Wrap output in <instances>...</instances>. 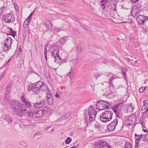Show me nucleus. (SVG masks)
<instances>
[{"label":"nucleus","instance_id":"f257e3e1","mask_svg":"<svg viewBox=\"0 0 148 148\" xmlns=\"http://www.w3.org/2000/svg\"><path fill=\"white\" fill-rule=\"evenodd\" d=\"M10 107L12 111L16 112L17 116L21 117L23 115L24 112L27 111V108L24 104L19 101L14 100L12 101L10 103Z\"/></svg>","mask_w":148,"mask_h":148},{"label":"nucleus","instance_id":"f03ea898","mask_svg":"<svg viewBox=\"0 0 148 148\" xmlns=\"http://www.w3.org/2000/svg\"><path fill=\"white\" fill-rule=\"evenodd\" d=\"M113 112L110 110H106L101 115L100 119L101 121L106 123L111 120L112 118Z\"/></svg>","mask_w":148,"mask_h":148},{"label":"nucleus","instance_id":"7ed1b4c3","mask_svg":"<svg viewBox=\"0 0 148 148\" xmlns=\"http://www.w3.org/2000/svg\"><path fill=\"white\" fill-rule=\"evenodd\" d=\"M96 107L98 110H101L106 109H110L111 106L108 102L102 100H99L97 102Z\"/></svg>","mask_w":148,"mask_h":148},{"label":"nucleus","instance_id":"20e7f679","mask_svg":"<svg viewBox=\"0 0 148 148\" xmlns=\"http://www.w3.org/2000/svg\"><path fill=\"white\" fill-rule=\"evenodd\" d=\"M141 4L138 3L132 7L130 15L133 17H136L142 10Z\"/></svg>","mask_w":148,"mask_h":148},{"label":"nucleus","instance_id":"39448f33","mask_svg":"<svg viewBox=\"0 0 148 148\" xmlns=\"http://www.w3.org/2000/svg\"><path fill=\"white\" fill-rule=\"evenodd\" d=\"M34 85L35 86L34 87L35 88V89L36 90V93L38 92L40 90L45 92L47 89L45 84L42 82L38 81Z\"/></svg>","mask_w":148,"mask_h":148},{"label":"nucleus","instance_id":"423d86ee","mask_svg":"<svg viewBox=\"0 0 148 148\" xmlns=\"http://www.w3.org/2000/svg\"><path fill=\"white\" fill-rule=\"evenodd\" d=\"M104 140L101 139L97 142L95 148H111V146Z\"/></svg>","mask_w":148,"mask_h":148},{"label":"nucleus","instance_id":"0eeeda50","mask_svg":"<svg viewBox=\"0 0 148 148\" xmlns=\"http://www.w3.org/2000/svg\"><path fill=\"white\" fill-rule=\"evenodd\" d=\"M124 103L123 102L117 103L113 105L112 107V110L115 112L116 116H117L118 114H119L121 110H122L123 106Z\"/></svg>","mask_w":148,"mask_h":148},{"label":"nucleus","instance_id":"6e6552de","mask_svg":"<svg viewBox=\"0 0 148 148\" xmlns=\"http://www.w3.org/2000/svg\"><path fill=\"white\" fill-rule=\"evenodd\" d=\"M4 21L6 23H13L15 21V17L13 13L8 14H6L5 16Z\"/></svg>","mask_w":148,"mask_h":148},{"label":"nucleus","instance_id":"1a4fd4ad","mask_svg":"<svg viewBox=\"0 0 148 148\" xmlns=\"http://www.w3.org/2000/svg\"><path fill=\"white\" fill-rule=\"evenodd\" d=\"M118 120L115 118L113 121L109 124L107 126L108 130L109 132H112L115 129L116 126L118 124Z\"/></svg>","mask_w":148,"mask_h":148},{"label":"nucleus","instance_id":"9d476101","mask_svg":"<svg viewBox=\"0 0 148 148\" xmlns=\"http://www.w3.org/2000/svg\"><path fill=\"white\" fill-rule=\"evenodd\" d=\"M136 20L139 25H144L145 23L148 20V16L142 15H139L137 17Z\"/></svg>","mask_w":148,"mask_h":148},{"label":"nucleus","instance_id":"9b49d317","mask_svg":"<svg viewBox=\"0 0 148 148\" xmlns=\"http://www.w3.org/2000/svg\"><path fill=\"white\" fill-rule=\"evenodd\" d=\"M45 103V100L43 99L40 98L38 100H36V103H34V107L36 109L40 108L44 106Z\"/></svg>","mask_w":148,"mask_h":148},{"label":"nucleus","instance_id":"f8f14e48","mask_svg":"<svg viewBox=\"0 0 148 148\" xmlns=\"http://www.w3.org/2000/svg\"><path fill=\"white\" fill-rule=\"evenodd\" d=\"M59 50L58 49L53 50L51 53V56L52 57L55 58V62L56 63H58L57 61L58 59H61V58L59 55Z\"/></svg>","mask_w":148,"mask_h":148},{"label":"nucleus","instance_id":"ddd939ff","mask_svg":"<svg viewBox=\"0 0 148 148\" xmlns=\"http://www.w3.org/2000/svg\"><path fill=\"white\" fill-rule=\"evenodd\" d=\"M25 95L23 94L22 95L21 97V100L23 103L24 104V105L26 106V108L29 107L30 108L32 107V105L31 103L28 102L26 101Z\"/></svg>","mask_w":148,"mask_h":148},{"label":"nucleus","instance_id":"4468645a","mask_svg":"<svg viewBox=\"0 0 148 148\" xmlns=\"http://www.w3.org/2000/svg\"><path fill=\"white\" fill-rule=\"evenodd\" d=\"M32 123L31 120L29 119H26L23 120V125L26 128H29L30 126H32Z\"/></svg>","mask_w":148,"mask_h":148},{"label":"nucleus","instance_id":"2eb2a0df","mask_svg":"<svg viewBox=\"0 0 148 148\" xmlns=\"http://www.w3.org/2000/svg\"><path fill=\"white\" fill-rule=\"evenodd\" d=\"M117 1L116 0H110V9L113 10H116V5Z\"/></svg>","mask_w":148,"mask_h":148},{"label":"nucleus","instance_id":"dca6fc26","mask_svg":"<svg viewBox=\"0 0 148 148\" xmlns=\"http://www.w3.org/2000/svg\"><path fill=\"white\" fill-rule=\"evenodd\" d=\"M4 121L8 123V124H10L12 122V119L10 115H6L4 118Z\"/></svg>","mask_w":148,"mask_h":148},{"label":"nucleus","instance_id":"f3484780","mask_svg":"<svg viewBox=\"0 0 148 148\" xmlns=\"http://www.w3.org/2000/svg\"><path fill=\"white\" fill-rule=\"evenodd\" d=\"M27 112L28 116L30 118L34 119L35 118V112H34L32 110H28L25 111V112Z\"/></svg>","mask_w":148,"mask_h":148},{"label":"nucleus","instance_id":"a211bd4d","mask_svg":"<svg viewBox=\"0 0 148 148\" xmlns=\"http://www.w3.org/2000/svg\"><path fill=\"white\" fill-rule=\"evenodd\" d=\"M88 111L89 115L95 113L97 114L96 111L95 110L94 107H93L91 106H90L89 107V108L88 109Z\"/></svg>","mask_w":148,"mask_h":148},{"label":"nucleus","instance_id":"6ab92c4d","mask_svg":"<svg viewBox=\"0 0 148 148\" xmlns=\"http://www.w3.org/2000/svg\"><path fill=\"white\" fill-rule=\"evenodd\" d=\"M109 0H101L100 5L102 10H105L106 8V5L107 3L108 2Z\"/></svg>","mask_w":148,"mask_h":148},{"label":"nucleus","instance_id":"aec40b11","mask_svg":"<svg viewBox=\"0 0 148 148\" xmlns=\"http://www.w3.org/2000/svg\"><path fill=\"white\" fill-rule=\"evenodd\" d=\"M12 42V39L11 38L9 37L6 38L4 43L5 44V45H8V47L9 48V47H11Z\"/></svg>","mask_w":148,"mask_h":148},{"label":"nucleus","instance_id":"412c9836","mask_svg":"<svg viewBox=\"0 0 148 148\" xmlns=\"http://www.w3.org/2000/svg\"><path fill=\"white\" fill-rule=\"evenodd\" d=\"M70 65L71 66V68H73L75 67L77 63V59L75 58L73 59L70 60Z\"/></svg>","mask_w":148,"mask_h":148},{"label":"nucleus","instance_id":"4be33fe9","mask_svg":"<svg viewBox=\"0 0 148 148\" xmlns=\"http://www.w3.org/2000/svg\"><path fill=\"white\" fill-rule=\"evenodd\" d=\"M35 86L34 84H29L27 87V90L29 91L32 90L33 92L36 93V90L35 89Z\"/></svg>","mask_w":148,"mask_h":148},{"label":"nucleus","instance_id":"5701e85b","mask_svg":"<svg viewBox=\"0 0 148 148\" xmlns=\"http://www.w3.org/2000/svg\"><path fill=\"white\" fill-rule=\"evenodd\" d=\"M11 87L12 85L11 84H9L7 85L6 90V95L5 96H6V95H7L10 94L11 90Z\"/></svg>","mask_w":148,"mask_h":148},{"label":"nucleus","instance_id":"b1692460","mask_svg":"<svg viewBox=\"0 0 148 148\" xmlns=\"http://www.w3.org/2000/svg\"><path fill=\"white\" fill-rule=\"evenodd\" d=\"M144 135L143 134L138 135L136 134H135V137L136 140L139 142L140 139L143 138Z\"/></svg>","mask_w":148,"mask_h":148},{"label":"nucleus","instance_id":"393cba45","mask_svg":"<svg viewBox=\"0 0 148 148\" xmlns=\"http://www.w3.org/2000/svg\"><path fill=\"white\" fill-rule=\"evenodd\" d=\"M144 104L141 108V110H145L147 107L148 105V100H146L145 101V100L143 101Z\"/></svg>","mask_w":148,"mask_h":148},{"label":"nucleus","instance_id":"a878e982","mask_svg":"<svg viewBox=\"0 0 148 148\" xmlns=\"http://www.w3.org/2000/svg\"><path fill=\"white\" fill-rule=\"evenodd\" d=\"M73 69V68H71V69L70 72L69 73L68 76L69 77L70 79H71L73 78V74H74V71L75 69Z\"/></svg>","mask_w":148,"mask_h":148},{"label":"nucleus","instance_id":"bb28decb","mask_svg":"<svg viewBox=\"0 0 148 148\" xmlns=\"http://www.w3.org/2000/svg\"><path fill=\"white\" fill-rule=\"evenodd\" d=\"M10 31L9 33L10 34H7L8 35H12L13 37H14L16 35V32L15 31L13 30L11 28H10Z\"/></svg>","mask_w":148,"mask_h":148},{"label":"nucleus","instance_id":"cd10ccee","mask_svg":"<svg viewBox=\"0 0 148 148\" xmlns=\"http://www.w3.org/2000/svg\"><path fill=\"white\" fill-rule=\"evenodd\" d=\"M121 73L122 75H123V78L127 82V76L126 75V73L125 72L124 70L123 69H122L121 71Z\"/></svg>","mask_w":148,"mask_h":148},{"label":"nucleus","instance_id":"c85d7f7f","mask_svg":"<svg viewBox=\"0 0 148 148\" xmlns=\"http://www.w3.org/2000/svg\"><path fill=\"white\" fill-rule=\"evenodd\" d=\"M52 24L51 23L48 22L47 23H46V27L47 29L50 30L52 27Z\"/></svg>","mask_w":148,"mask_h":148},{"label":"nucleus","instance_id":"c756f323","mask_svg":"<svg viewBox=\"0 0 148 148\" xmlns=\"http://www.w3.org/2000/svg\"><path fill=\"white\" fill-rule=\"evenodd\" d=\"M97 114H92L89 115V120L90 121H92L95 120V116Z\"/></svg>","mask_w":148,"mask_h":148},{"label":"nucleus","instance_id":"7c9ffc66","mask_svg":"<svg viewBox=\"0 0 148 148\" xmlns=\"http://www.w3.org/2000/svg\"><path fill=\"white\" fill-rule=\"evenodd\" d=\"M29 21L26 19L23 23V27L24 28H26L28 25H29Z\"/></svg>","mask_w":148,"mask_h":148},{"label":"nucleus","instance_id":"2f4dec72","mask_svg":"<svg viewBox=\"0 0 148 148\" xmlns=\"http://www.w3.org/2000/svg\"><path fill=\"white\" fill-rule=\"evenodd\" d=\"M47 103L49 105H52L53 103V97H51L47 99Z\"/></svg>","mask_w":148,"mask_h":148},{"label":"nucleus","instance_id":"473e14b6","mask_svg":"<svg viewBox=\"0 0 148 148\" xmlns=\"http://www.w3.org/2000/svg\"><path fill=\"white\" fill-rule=\"evenodd\" d=\"M127 107L131 108V110H127L128 111L130 112H132L134 110V109L135 108L134 106L131 103H130V105L127 106Z\"/></svg>","mask_w":148,"mask_h":148},{"label":"nucleus","instance_id":"72a5a7b5","mask_svg":"<svg viewBox=\"0 0 148 148\" xmlns=\"http://www.w3.org/2000/svg\"><path fill=\"white\" fill-rule=\"evenodd\" d=\"M99 123H96L94 124V127L95 129L100 130L101 128V126L99 125Z\"/></svg>","mask_w":148,"mask_h":148},{"label":"nucleus","instance_id":"f704fd0d","mask_svg":"<svg viewBox=\"0 0 148 148\" xmlns=\"http://www.w3.org/2000/svg\"><path fill=\"white\" fill-rule=\"evenodd\" d=\"M8 46L7 45H5V44L4 43V45L3 47V50L5 51H8L10 48L11 47L8 48Z\"/></svg>","mask_w":148,"mask_h":148},{"label":"nucleus","instance_id":"c9c22d12","mask_svg":"<svg viewBox=\"0 0 148 148\" xmlns=\"http://www.w3.org/2000/svg\"><path fill=\"white\" fill-rule=\"evenodd\" d=\"M132 146L130 143L127 142L125 143V148H132Z\"/></svg>","mask_w":148,"mask_h":148},{"label":"nucleus","instance_id":"e433bc0d","mask_svg":"<svg viewBox=\"0 0 148 148\" xmlns=\"http://www.w3.org/2000/svg\"><path fill=\"white\" fill-rule=\"evenodd\" d=\"M109 83L108 86L110 89V90H113L114 89V85H113L112 81L109 80Z\"/></svg>","mask_w":148,"mask_h":148},{"label":"nucleus","instance_id":"4c0bfd02","mask_svg":"<svg viewBox=\"0 0 148 148\" xmlns=\"http://www.w3.org/2000/svg\"><path fill=\"white\" fill-rule=\"evenodd\" d=\"M47 46H45V53L44 55L45 56V57L46 60H47Z\"/></svg>","mask_w":148,"mask_h":148},{"label":"nucleus","instance_id":"58836bf2","mask_svg":"<svg viewBox=\"0 0 148 148\" xmlns=\"http://www.w3.org/2000/svg\"><path fill=\"white\" fill-rule=\"evenodd\" d=\"M72 140L69 137H68L65 140V142L66 144H69L70 143Z\"/></svg>","mask_w":148,"mask_h":148},{"label":"nucleus","instance_id":"ea45409f","mask_svg":"<svg viewBox=\"0 0 148 148\" xmlns=\"http://www.w3.org/2000/svg\"><path fill=\"white\" fill-rule=\"evenodd\" d=\"M69 39L68 37L67 36H66L64 38L62 37L61 38V39L62 40H63L62 41V43H64L66 42V41L67 40Z\"/></svg>","mask_w":148,"mask_h":148},{"label":"nucleus","instance_id":"a19ab883","mask_svg":"<svg viewBox=\"0 0 148 148\" xmlns=\"http://www.w3.org/2000/svg\"><path fill=\"white\" fill-rule=\"evenodd\" d=\"M38 112H39L38 111L35 112V118H38L41 116V114L38 113Z\"/></svg>","mask_w":148,"mask_h":148},{"label":"nucleus","instance_id":"79ce46f5","mask_svg":"<svg viewBox=\"0 0 148 148\" xmlns=\"http://www.w3.org/2000/svg\"><path fill=\"white\" fill-rule=\"evenodd\" d=\"M61 93L60 92L58 91L57 92L56 95L55 97L57 98H59L60 96L61 95Z\"/></svg>","mask_w":148,"mask_h":148},{"label":"nucleus","instance_id":"37998d69","mask_svg":"<svg viewBox=\"0 0 148 148\" xmlns=\"http://www.w3.org/2000/svg\"><path fill=\"white\" fill-rule=\"evenodd\" d=\"M102 75L103 74H101V73L96 72L94 74V75L95 76V77H96V78H97L99 77L101 75Z\"/></svg>","mask_w":148,"mask_h":148},{"label":"nucleus","instance_id":"c03bdc74","mask_svg":"<svg viewBox=\"0 0 148 148\" xmlns=\"http://www.w3.org/2000/svg\"><path fill=\"white\" fill-rule=\"evenodd\" d=\"M110 78V81H112L115 79L117 78V76L116 75H111Z\"/></svg>","mask_w":148,"mask_h":148},{"label":"nucleus","instance_id":"a18cd8bd","mask_svg":"<svg viewBox=\"0 0 148 148\" xmlns=\"http://www.w3.org/2000/svg\"><path fill=\"white\" fill-rule=\"evenodd\" d=\"M64 61V60L62 59L61 58V59H58V61H57V62H59L60 64H62Z\"/></svg>","mask_w":148,"mask_h":148},{"label":"nucleus","instance_id":"49530a36","mask_svg":"<svg viewBox=\"0 0 148 148\" xmlns=\"http://www.w3.org/2000/svg\"><path fill=\"white\" fill-rule=\"evenodd\" d=\"M33 14V13H31L29 16L26 19L27 20L29 21H31L32 17V15Z\"/></svg>","mask_w":148,"mask_h":148},{"label":"nucleus","instance_id":"de8ad7c7","mask_svg":"<svg viewBox=\"0 0 148 148\" xmlns=\"http://www.w3.org/2000/svg\"><path fill=\"white\" fill-rule=\"evenodd\" d=\"M148 138V134L145 135L144 138L143 139V141H147Z\"/></svg>","mask_w":148,"mask_h":148},{"label":"nucleus","instance_id":"09e8293b","mask_svg":"<svg viewBox=\"0 0 148 148\" xmlns=\"http://www.w3.org/2000/svg\"><path fill=\"white\" fill-rule=\"evenodd\" d=\"M148 111V108L144 112H142V114L143 116H146V114L147 111Z\"/></svg>","mask_w":148,"mask_h":148},{"label":"nucleus","instance_id":"8fccbe9b","mask_svg":"<svg viewBox=\"0 0 148 148\" xmlns=\"http://www.w3.org/2000/svg\"><path fill=\"white\" fill-rule=\"evenodd\" d=\"M60 31V29L55 28L54 30L53 31L54 34L58 33Z\"/></svg>","mask_w":148,"mask_h":148},{"label":"nucleus","instance_id":"3c124183","mask_svg":"<svg viewBox=\"0 0 148 148\" xmlns=\"http://www.w3.org/2000/svg\"><path fill=\"white\" fill-rule=\"evenodd\" d=\"M104 74L105 75V76H108V77H109L111 75H112V73H111V72H110L109 73H105Z\"/></svg>","mask_w":148,"mask_h":148},{"label":"nucleus","instance_id":"603ef678","mask_svg":"<svg viewBox=\"0 0 148 148\" xmlns=\"http://www.w3.org/2000/svg\"><path fill=\"white\" fill-rule=\"evenodd\" d=\"M47 95H52L51 92L49 88L47 89Z\"/></svg>","mask_w":148,"mask_h":148},{"label":"nucleus","instance_id":"864d4df0","mask_svg":"<svg viewBox=\"0 0 148 148\" xmlns=\"http://www.w3.org/2000/svg\"><path fill=\"white\" fill-rule=\"evenodd\" d=\"M22 51V50L21 48H19L18 49V52L17 53V55H20L21 52Z\"/></svg>","mask_w":148,"mask_h":148},{"label":"nucleus","instance_id":"5fc2aeb1","mask_svg":"<svg viewBox=\"0 0 148 148\" xmlns=\"http://www.w3.org/2000/svg\"><path fill=\"white\" fill-rule=\"evenodd\" d=\"M133 3H135L138 1L139 0H130Z\"/></svg>","mask_w":148,"mask_h":148},{"label":"nucleus","instance_id":"6e6d98bb","mask_svg":"<svg viewBox=\"0 0 148 148\" xmlns=\"http://www.w3.org/2000/svg\"><path fill=\"white\" fill-rule=\"evenodd\" d=\"M139 91L140 93H142L144 91L143 88L142 87H141L139 88Z\"/></svg>","mask_w":148,"mask_h":148},{"label":"nucleus","instance_id":"4d7b16f0","mask_svg":"<svg viewBox=\"0 0 148 148\" xmlns=\"http://www.w3.org/2000/svg\"><path fill=\"white\" fill-rule=\"evenodd\" d=\"M139 141L136 140L135 143V146L138 147V146L139 145Z\"/></svg>","mask_w":148,"mask_h":148},{"label":"nucleus","instance_id":"13d9d810","mask_svg":"<svg viewBox=\"0 0 148 148\" xmlns=\"http://www.w3.org/2000/svg\"><path fill=\"white\" fill-rule=\"evenodd\" d=\"M47 99L50 98L51 97H53L51 95H47Z\"/></svg>","mask_w":148,"mask_h":148},{"label":"nucleus","instance_id":"bf43d9fd","mask_svg":"<svg viewBox=\"0 0 148 148\" xmlns=\"http://www.w3.org/2000/svg\"><path fill=\"white\" fill-rule=\"evenodd\" d=\"M140 123L141 125H142V126L145 125V124L144 123L143 121L142 120H141V121L140 120Z\"/></svg>","mask_w":148,"mask_h":148},{"label":"nucleus","instance_id":"052dcab7","mask_svg":"<svg viewBox=\"0 0 148 148\" xmlns=\"http://www.w3.org/2000/svg\"><path fill=\"white\" fill-rule=\"evenodd\" d=\"M147 29H146V28H145L144 29V31H143V32H145V33H147Z\"/></svg>","mask_w":148,"mask_h":148},{"label":"nucleus","instance_id":"680f3d73","mask_svg":"<svg viewBox=\"0 0 148 148\" xmlns=\"http://www.w3.org/2000/svg\"><path fill=\"white\" fill-rule=\"evenodd\" d=\"M130 120H131V116H130L128 117V119H127V121H130Z\"/></svg>","mask_w":148,"mask_h":148},{"label":"nucleus","instance_id":"e2e57ef3","mask_svg":"<svg viewBox=\"0 0 148 148\" xmlns=\"http://www.w3.org/2000/svg\"><path fill=\"white\" fill-rule=\"evenodd\" d=\"M131 120H130V121H133V117H132V116H133V115L132 116V115H131Z\"/></svg>","mask_w":148,"mask_h":148},{"label":"nucleus","instance_id":"0e129e2a","mask_svg":"<svg viewBox=\"0 0 148 148\" xmlns=\"http://www.w3.org/2000/svg\"><path fill=\"white\" fill-rule=\"evenodd\" d=\"M51 127V126L48 127H47V128H45V130H48L49 129V128H50Z\"/></svg>","mask_w":148,"mask_h":148},{"label":"nucleus","instance_id":"69168bd1","mask_svg":"<svg viewBox=\"0 0 148 148\" xmlns=\"http://www.w3.org/2000/svg\"><path fill=\"white\" fill-rule=\"evenodd\" d=\"M143 131L144 132L147 133L148 132V131L147 130L144 129L143 130Z\"/></svg>","mask_w":148,"mask_h":148},{"label":"nucleus","instance_id":"338daca9","mask_svg":"<svg viewBox=\"0 0 148 148\" xmlns=\"http://www.w3.org/2000/svg\"><path fill=\"white\" fill-rule=\"evenodd\" d=\"M126 60L128 61H132L129 58H127Z\"/></svg>","mask_w":148,"mask_h":148},{"label":"nucleus","instance_id":"774afa93","mask_svg":"<svg viewBox=\"0 0 148 148\" xmlns=\"http://www.w3.org/2000/svg\"><path fill=\"white\" fill-rule=\"evenodd\" d=\"M4 74H3L2 75H0V79H1L3 76Z\"/></svg>","mask_w":148,"mask_h":148}]
</instances>
